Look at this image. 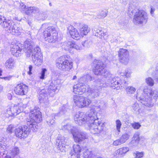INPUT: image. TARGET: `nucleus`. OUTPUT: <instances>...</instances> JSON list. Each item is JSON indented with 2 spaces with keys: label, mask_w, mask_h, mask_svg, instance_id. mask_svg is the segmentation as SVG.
I'll list each match as a JSON object with an SVG mask.
<instances>
[{
  "label": "nucleus",
  "mask_w": 158,
  "mask_h": 158,
  "mask_svg": "<svg viewBox=\"0 0 158 158\" xmlns=\"http://www.w3.org/2000/svg\"><path fill=\"white\" fill-rule=\"evenodd\" d=\"M12 77L11 76L9 75L6 77H0V78L3 79L5 81H9L11 79Z\"/></svg>",
  "instance_id": "bf43d9fd"
},
{
  "label": "nucleus",
  "mask_w": 158,
  "mask_h": 158,
  "mask_svg": "<svg viewBox=\"0 0 158 158\" xmlns=\"http://www.w3.org/2000/svg\"><path fill=\"white\" fill-rule=\"evenodd\" d=\"M129 55V52L127 50L123 48L120 49L118 51V56L119 58L123 57Z\"/></svg>",
  "instance_id": "f704fd0d"
},
{
  "label": "nucleus",
  "mask_w": 158,
  "mask_h": 158,
  "mask_svg": "<svg viewBox=\"0 0 158 158\" xmlns=\"http://www.w3.org/2000/svg\"><path fill=\"white\" fill-rule=\"evenodd\" d=\"M136 99L144 106L151 107L153 106L154 103L158 97V92L156 90L153 89H144L137 90Z\"/></svg>",
  "instance_id": "f03ea898"
},
{
  "label": "nucleus",
  "mask_w": 158,
  "mask_h": 158,
  "mask_svg": "<svg viewBox=\"0 0 158 158\" xmlns=\"http://www.w3.org/2000/svg\"><path fill=\"white\" fill-rule=\"evenodd\" d=\"M133 155L134 158H141L143 156V152H139L138 151H135L133 153Z\"/></svg>",
  "instance_id": "de8ad7c7"
},
{
  "label": "nucleus",
  "mask_w": 158,
  "mask_h": 158,
  "mask_svg": "<svg viewBox=\"0 0 158 158\" xmlns=\"http://www.w3.org/2000/svg\"><path fill=\"white\" fill-rule=\"evenodd\" d=\"M92 31L93 35L97 37H101L100 35L97 33L102 32V30L98 29L96 27H94L92 29Z\"/></svg>",
  "instance_id": "ea45409f"
},
{
  "label": "nucleus",
  "mask_w": 158,
  "mask_h": 158,
  "mask_svg": "<svg viewBox=\"0 0 158 158\" xmlns=\"http://www.w3.org/2000/svg\"><path fill=\"white\" fill-rule=\"evenodd\" d=\"M73 100L76 106L81 108L87 107L91 103V100L88 98L79 95H74Z\"/></svg>",
  "instance_id": "4468645a"
},
{
  "label": "nucleus",
  "mask_w": 158,
  "mask_h": 158,
  "mask_svg": "<svg viewBox=\"0 0 158 158\" xmlns=\"http://www.w3.org/2000/svg\"><path fill=\"white\" fill-rule=\"evenodd\" d=\"M94 107H92L91 109L95 110L96 114H97L96 109H103L106 106V103L103 100H96L94 102ZM97 115V114H96Z\"/></svg>",
  "instance_id": "393cba45"
},
{
  "label": "nucleus",
  "mask_w": 158,
  "mask_h": 158,
  "mask_svg": "<svg viewBox=\"0 0 158 158\" xmlns=\"http://www.w3.org/2000/svg\"><path fill=\"white\" fill-rule=\"evenodd\" d=\"M155 10V9L152 6H151V10H150V13L151 15L153 14L154 11Z\"/></svg>",
  "instance_id": "680f3d73"
},
{
  "label": "nucleus",
  "mask_w": 158,
  "mask_h": 158,
  "mask_svg": "<svg viewBox=\"0 0 158 158\" xmlns=\"http://www.w3.org/2000/svg\"><path fill=\"white\" fill-rule=\"evenodd\" d=\"M73 152L80 155L82 151V148L78 144H74L73 146Z\"/></svg>",
  "instance_id": "4c0bfd02"
},
{
  "label": "nucleus",
  "mask_w": 158,
  "mask_h": 158,
  "mask_svg": "<svg viewBox=\"0 0 158 158\" xmlns=\"http://www.w3.org/2000/svg\"><path fill=\"white\" fill-rule=\"evenodd\" d=\"M10 152V156L14 157L18 155L20 151L19 148L17 147H14L11 150Z\"/></svg>",
  "instance_id": "473e14b6"
},
{
  "label": "nucleus",
  "mask_w": 158,
  "mask_h": 158,
  "mask_svg": "<svg viewBox=\"0 0 158 158\" xmlns=\"http://www.w3.org/2000/svg\"><path fill=\"white\" fill-rule=\"evenodd\" d=\"M119 59L120 62L125 65H127L129 61V55L123 57H121L119 58Z\"/></svg>",
  "instance_id": "58836bf2"
},
{
  "label": "nucleus",
  "mask_w": 158,
  "mask_h": 158,
  "mask_svg": "<svg viewBox=\"0 0 158 158\" xmlns=\"http://www.w3.org/2000/svg\"><path fill=\"white\" fill-rule=\"evenodd\" d=\"M67 111L65 106L63 105L59 108V112L56 114H52L51 116L46 118L47 122L48 125H51L55 123L54 119L56 116H61L64 114Z\"/></svg>",
  "instance_id": "f3484780"
},
{
  "label": "nucleus",
  "mask_w": 158,
  "mask_h": 158,
  "mask_svg": "<svg viewBox=\"0 0 158 158\" xmlns=\"http://www.w3.org/2000/svg\"><path fill=\"white\" fill-rule=\"evenodd\" d=\"M96 117L94 118L92 122L88 125L87 127L89 128L90 132L94 134H98L101 132L103 130L104 127V123L100 121L96 114Z\"/></svg>",
  "instance_id": "f8f14e48"
},
{
  "label": "nucleus",
  "mask_w": 158,
  "mask_h": 158,
  "mask_svg": "<svg viewBox=\"0 0 158 158\" xmlns=\"http://www.w3.org/2000/svg\"><path fill=\"white\" fill-rule=\"evenodd\" d=\"M62 48L66 51L69 50L70 49L73 48L77 50H81L82 48L81 45L73 40L64 42L62 45Z\"/></svg>",
  "instance_id": "dca6fc26"
},
{
  "label": "nucleus",
  "mask_w": 158,
  "mask_h": 158,
  "mask_svg": "<svg viewBox=\"0 0 158 158\" xmlns=\"http://www.w3.org/2000/svg\"><path fill=\"white\" fill-rule=\"evenodd\" d=\"M61 129L63 130H67L70 131L73 135L74 140L76 142L79 143L86 139L87 137V134L85 132L81 131H76L75 130V128L72 127L69 124L62 126Z\"/></svg>",
  "instance_id": "9d476101"
},
{
  "label": "nucleus",
  "mask_w": 158,
  "mask_h": 158,
  "mask_svg": "<svg viewBox=\"0 0 158 158\" xmlns=\"http://www.w3.org/2000/svg\"><path fill=\"white\" fill-rule=\"evenodd\" d=\"M90 31V29L88 26L86 24H84L80 28V31L81 33L84 35H85Z\"/></svg>",
  "instance_id": "2f4dec72"
},
{
  "label": "nucleus",
  "mask_w": 158,
  "mask_h": 158,
  "mask_svg": "<svg viewBox=\"0 0 158 158\" xmlns=\"http://www.w3.org/2000/svg\"><path fill=\"white\" fill-rule=\"evenodd\" d=\"M29 117L26 119L27 125H23L16 129L15 134L16 136L20 139L26 138L30 132V128H36V123L42 120V115L39 109L36 107L31 109L29 114Z\"/></svg>",
  "instance_id": "f257e3e1"
},
{
  "label": "nucleus",
  "mask_w": 158,
  "mask_h": 158,
  "mask_svg": "<svg viewBox=\"0 0 158 158\" xmlns=\"http://www.w3.org/2000/svg\"><path fill=\"white\" fill-rule=\"evenodd\" d=\"M80 155L76 153H74L72 151L70 152L69 155V158H80Z\"/></svg>",
  "instance_id": "49530a36"
},
{
  "label": "nucleus",
  "mask_w": 158,
  "mask_h": 158,
  "mask_svg": "<svg viewBox=\"0 0 158 158\" xmlns=\"http://www.w3.org/2000/svg\"><path fill=\"white\" fill-rule=\"evenodd\" d=\"M15 66V60L10 58L7 60L5 64V66L7 69L11 70L13 69Z\"/></svg>",
  "instance_id": "bb28decb"
},
{
  "label": "nucleus",
  "mask_w": 158,
  "mask_h": 158,
  "mask_svg": "<svg viewBox=\"0 0 158 158\" xmlns=\"http://www.w3.org/2000/svg\"><path fill=\"white\" fill-rule=\"evenodd\" d=\"M95 110L91 109L86 113L78 112L75 115L74 120L76 124L87 127L88 125L92 122V120L96 117Z\"/></svg>",
  "instance_id": "20e7f679"
},
{
  "label": "nucleus",
  "mask_w": 158,
  "mask_h": 158,
  "mask_svg": "<svg viewBox=\"0 0 158 158\" xmlns=\"http://www.w3.org/2000/svg\"><path fill=\"white\" fill-rule=\"evenodd\" d=\"M123 143L121 140L120 139L114 141L113 144L114 145L117 146Z\"/></svg>",
  "instance_id": "864d4df0"
},
{
  "label": "nucleus",
  "mask_w": 158,
  "mask_h": 158,
  "mask_svg": "<svg viewBox=\"0 0 158 158\" xmlns=\"http://www.w3.org/2000/svg\"><path fill=\"white\" fill-rule=\"evenodd\" d=\"M79 83H81L84 85H86L89 86L90 85H88L90 83L94 82V84L97 83L98 84H99V86H105L104 85V81H102L103 82H101V81H98V80L97 79V78L96 77V76L95 77H92L91 75L89 74H87L83 75L81 77L78 79Z\"/></svg>",
  "instance_id": "ddd939ff"
},
{
  "label": "nucleus",
  "mask_w": 158,
  "mask_h": 158,
  "mask_svg": "<svg viewBox=\"0 0 158 158\" xmlns=\"http://www.w3.org/2000/svg\"><path fill=\"white\" fill-rule=\"evenodd\" d=\"M129 135L127 133H125L123 134L120 137V139L123 143L128 139L129 137Z\"/></svg>",
  "instance_id": "c03bdc74"
},
{
  "label": "nucleus",
  "mask_w": 158,
  "mask_h": 158,
  "mask_svg": "<svg viewBox=\"0 0 158 158\" xmlns=\"http://www.w3.org/2000/svg\"><path fill=\"white\" fill-rule=\"evenodd\" d=\"M61 81L57 79L52 80L50 84L47 89H42L39 92V100L40 101L45 102L48 98V95L50 96H53L55 92L60 89Z\"/></svg>",
  "instance_id": "39448f33"
},
{
  "label": "nucleus",
  "mask_w": 158,
  "mask_h": 158,
  "mask_svg": "<svg viewBox=\"0 0 158 158\" xmlns=\"http://www.w3.org/2000/svg\"><path fill=\"white\" fill-rule=\"evenodd\" d=\"M99 84H98L97 83H94L95 86L96 88L97 87V89H96L95 88L94 89H92L91 88L90 86L88 87L87 92L88 94V96H90L91 97L95 98L98 97L100 94V90L99 89H100V87H105L104 86H99Z\"/></svg>",
  "instance_id": "412c9836"
},
{
  "label": "nucleus",
  "mask_w": 158,
  "mask_h": 158,
  "mask_svg": "<svg viewBox=\"0 0 158 158\" xmlns=\"http://www.w3.org/2000/svg\"><path fill=\"white\" fill-rule=\"evenodd\" d=\"M73 92L78 94H82L86 90V86L84 84L79 83L73 86Z\"/></svg>",
  "instance_id": "4be33fe9"
},
{
  "label": "nucleus",
  "mask_w": 158,
  "mask_h": 158,
  "mask_svg": "<svg viewBox=\"0 0 158 158\" xmlns=\"http://www.w3.org/2000/svg\"><path fill=\"white\" fill-rule=\"evenodd\" d=\"M140 140L139 133L138 132H136L134 134L131 143L134 146L138 144Z\"/></svg>",
  "instance_id": "7c9ffc66"
},
{
  "label": "nucleus",
  "mask_w": 158,
  "mask_h": 158,
  "mask_svg": "<svg viewBox=\"0 0 158 158\" xmlns=\"http://www.w3.org/2000/svg\"><path fill=\"white\" fill-rule=\"evenodd\" d=\"M42 143H43V144H42L41 143L39 145V148H40V150H44V149H43V148H45V144H46V143H45V142L44 141H42Z\"/></svg>",
  "instance_id": "4d7b16f0"
},
{
  "label": "nucleus",
  "mask_w": 158,
  "mask_h": 158,
  "mask_svg": "<svg viewBox=\"0 0 158 158\" xmlns=\"http://www.w3.org/2000/svg\"><path fill=\"white\" fill-rule=\"evenodd\" d=\"M30 54L34 64L37 66L40 65L43 61V56L40 47H35Z\"/></svg>",
  "instance_id": "2eb2a0df"
},
{
  "label": "nucleus",
  "mask_w": 158,
  "mask_h": 158,
  "mask_svg": "<svg viewBox=\"0 0 158 158\" xmlns=\"http://www.w3.org/2000/svg\"><path fill=\"white\" fill-rule=\"evenodd\" d=\"M107 11L105 10V11H102L98 15V18L100 19H103L106 17L107 15Z\"/></svg>",
  "instance_id": "3c124183"
},
{
  "label": "nucleus",
  "mask_w": 158,
  "mask_h": 158,
  "mask_svg": "<svg viewBox=\"0 0 158 158\" xmlns=\"http://www.w3.org/2000/svg\"><path fill=\"white\" fill-rule=\"evenodd\" d=\"M67 140L64 136H62L61 135H58L57 138L56 139V145L57 147L58 150L63 152L65 151L66 145V144Z\"/></svg>",
  "instance_id": "6ab92c4d"
},
{
  "label": "nucleus",
  "mask_w": 158,
  "mask_h": 158,
  "mask_svg": "<svg viewBox=\"0 0 158 158\" xmlns=\"http://www.w3.org/2000/svg\"><path fill=\"white\" fill-rule=\"evenodd\" d=\"M7 96L9 100H11L12 99V95L10 94H7Z\"/></svg>",
  "instance_id": "e2e57ef3"
},
{
  "label": "nucleus",
  "mask_w": 158,
  "mask_h": 158,
  "mask_svg": "<svg viewBox=\"0 0 158 158\" xmlns=\"http://www.w3.org/2000/svg\"><path fill=\"white\" fill-rule=\"evenodd\" d=\"M20 112L17 106H10L6 111V116H13L20 114Z\"/></svg>",
  "instance_id": "5701e85b"
},
{
  "label": "nucleus",
  "mask_w": 158,
  "mask_h": 158,
  "mask_svg": "<svg viewBox=\"0 0 158 158\" xmlns=\"http://www.w3.org/2000/svg\"><path fill=\"white\" fill-rule=\"evenodd\" d=\"M10 48V51L12 55L16 56H19L21 55L20 52L22 50V48H20L18 45L12 44Z\"/></svg>",
  "instance_id": "b1692460"
},
{
  "label": "nucleus",
  "mask_w": 158,
  "mask_h": 158,
  "mask_svg": "<svg viewBox=\"0 0 158 158\" xmlns=\"http://www.w3.org/2000/svg\"><path fill=\"white\" fill-rule=\"evenodd\" d=\"M152 75L155 80L158 82V63L156 64L155 73H153Z\"/></svg>",
  "instance_id": "37998d69"
},
{
  "label": "nucleus",
  "mask_w": 158,
  "mask_h": 158,
  "mask_svg": "<svg viewBox=\"0 0 158 158\" xmlns=\"http://www.w3.org/2000/svg\"><path fill=\"white\" fill-rule=\"evenodd\" d=\"M126 88V91L128 95H131L133 94L136 90L135 88L132 86H128Z\"/></svg>",
  "instance_id": "72a5a7b5"
},
{
  "label": "nucleus",
  "mask_w": 158,
  "mask_h": 158,
  "mask_svg": "<svg viewBox=\"0 0 158 158\" xmlns=\"http://www.w3.org/2000/svg\"><path fill=\"white\" fill-rule=\"evenodd\" d=\"M14 127L13 125L10 124L8 126L7 128L6 131L8 133H11L13 132V131Z\"/></svg>",
  "instance_id": "5fc2aeb1"
},
{
  "label": "nucleus",
  "mask_w": 158,
  "mask_h": 158,
  "mask_svg": "<svg viewBox=\"0 0 158 158\" xmlns=\"http://www.w3.org/2000/svg\"><path fill=\"white\" fill-rule=\"evenodd\" d=\"M115 123L116 129L118 132H120L122 126V123L121 121L119 119H117L116 120Z\"/></svg>",
  "instance_id": "8fccbe9b"
},
{
  "label": "nucleus",
  "mask_w": 158,
  "mask_h": 158,
  "mask_svg": "<svg viewBox=\"0 0 158 158\" xmlns=\"http://www.w3.org/2000/svg\"><path fill=\"white\" fill-rule=\"evenodd\" d=\"M35 46L34 43L30 39H27L24 43L23 49L26 53L27 57L30 56V52L32 51V49Z\"/></svg>",
  "instance_id": "aec40b11"
},
{
  "label": "nucleus",
  "mask_w": 158,
  "mask_h": 158,
  "mask_svg": "<svg viewBox=\"0 0 158 158\" xmlns=\"http://www.w3.org/2000/svg\"><path fill=\"white\" fill-rule=\"evenodd\" d=\"M47 24H42L41 28L45 29L44 35L45 40L50 43H54L57 39V32L54 27H48L46 28Z\"/></svg>",
  "instance_id": "6e6552de"
},
{
  "label": "nucleus",
  "mask_w": 158,
  "mask_h": 158,
  "mask_svg": "<svg viewBox=\"0 0 158 158\" xmlns=\"http://www.w3.org/2000/svg\"><path fill=\"white\" fill-rule=\"evenodd\" d=\"M5 140L6 139L3 137L0 136V157L3 156L6 153V146L2 144L3 142L5 141Z\"/></svg>",
  "instance_id": "cd10ccee"
},
{
  "label": "nucleus",
  "mask_w": 158,
  "mask_h": 158,
  "mask_svg": "<svg viewBox=\"0 0 158 158\" xmlns=\"http://www.w3.org/2000/svg\"><path fill=\"white\" fill-rule=\"evenodd\" d=\"M39 9L36 7H28L27 8L26 14L27 15H29L30 13L36 14L39 13Z\"/></svg>",
  "instance_id": "c756f323"
},
{
  "label": "nucleus",
  "mask_w": 158,
  "mask_h": 158,
  "mask_svg": "<svg viewBox=\"0 0 158 158\" xmlns=\"http://www.w3.org/2000/svg\"><path fill=\"white\" fill-rule=\"evenodd\" d=\"M19 119L21 121H22L23 119V116H21V117H19Z\"/></svg>",
  "instance_id": "774afa93"
},
{
  "label": "nucleus",
  "mask_w": 158,
  "mask_h": 158,
  "mask_svg": "<svg viewBox=\"0 0 158 158\" xmlns=\"http://www.w3.org/2000/svg\"><path fill=\"white\" fill-rule=\"evenodd\" d=\"M98 33H99L100 35V36H101V37H98L101 39H102L103 38L106 39V38L105 36L106 34L105 33H104L103 31H102V32L99 33V32H98Z\"/></svg>",
  "instance_id": "13d9d810"
},
{
  "label": "nucleus",
  "mask_w": 158,
  "mask_h": 158,
  "mask_svg": "<svg viewBox=\"0 0 158 158\" xmlns=\"http://www.w3.org/2000/svg\"><path fill=\"white\" fill-rule=\"evenodd\" d=\"M28 89V86L23 83H21L15 88L14 91L17 95L23 96L27 93Z\"/></svg>",
  "instance_id": "a211bd4d"
},
{
  "label": "nucleus",
  "mask_w": 158,
  "mask_h": 158,
  "mask_svg": "<svg viewBox=\"0 0 158 158\" xmlns=\"http://www.w3.org/2000/svg\"><path fill=\"white\" fill-rule=\"evenodd\" d=\"M131 109L133 112L138 114L140 113L141 110L139 104L136 102L132 105Z\"/></svg>",
  "instance_id": "c9c22d12"
},
{
  "label": "nucleus",
  "mask_w": 158,
  "mask_h": 158,
  "mask_svg": "<svg viewBox=\"0 0 158 158\" xmlns=\"http://www.w3.org/2000/svg\"><path fill=\"white\" fill-rule=\"evenodd\" d=\"M129 150V149L128 147H124L120 148L115 152V154L116 155L114 154V156H115L116 157L122 156L128 152Z\"/></svg>",
  "instance_id": "c85d7f7f"
},
{
  "label": "nucleus",
  "mask_w": 158,
  "mask_h": 158,
  "mask_svg": "<svg viewBox=\"0 0 158 158\" xmlns=\"http://www.w3.org/2000/svg\"><path fill=\"white\" fill-rule=\"evenodd\" d=\"M3 89V87L2 85H0V93L2 91Z\"/></svg>",
  "instance_id": "69168bd1"
},
{
  "label": "nucleus",
  "mask_w": 158,
  "mask_h": 158,
  "mask_svg": "<svg viewBox=\"0 0 158 158\" xmlns=\"http://www.w3.org/2000/svg\"><path fill=\"white\" fill-rule=\"evenodd\" d=\"M93 154L91 149H87L86 151L83 153V157L84 158H92Z\"/></svg>",
  "instance_id": "e433bc0d"
},
{
  "label": "nucleus",
  "mask_w": 158,
  "mask_h": 158,
  "mask_svg": "<svg viewBox=\"0 0 158 158\" xmlns=\"http://www.w3.org/2000/svg\"><path fill=\"white\" fill-rule=\"evenodd\" d=\"M47 71L46 68H43L42 69L41 72L39 74V78L40 79L44 80L45 78V73Z\"/></svg>",
  "instance_id": "a18cd8bd"
},
{
  "label": "nucleus",
  "mask_w": 158,
  "mask_h": 158,
  "mask_svg": "<svg viewBox=\"0 0 158 158\" xmlns=\"http://www.w3.org/2000/svg\"><path fill=\"white\" fill-rule=\"evenodd\" d=\"M4 158H11V156L6 155Z\"/></svg>",
  "instance_id": "338daca9"
},
{
  "label": "nucleus",
  "mask_w": 158,
  "mask_h": 158,
  "mask_svg": "<svg viewBox=\"0 0 158 158\" xmlns=\"http://www.w3.org/2000/svg\"><path fill=\"white\" fill-rule=\"evenodd\" d=\"M56 65L59 69L64 71H69L73 67V62L69 55H64L58 58Z\"/></svg>",
  "instance_id": "0eeeda50"
},
{
  "label": "nucleus",
  "mask_w": 158,
  "mask_h": 158,
  "mask_svg": "<svg viewBox=\"0 0 158 158\" xmlns=\"http://www.w3.org/2000/svg\"><path fill=\"white\" fill-rule=\"evenodd\" d=\"M29 71L27 72V73L29 75H31L32 73L31 72L33 67L31 65H30L29 67Z\"/></svg>",
  "instance_id": "052dcab7"
},
{
  "label": "nucleus",
  "mask_w": 158,
  "mask_h": 158,
  "mask_svg": "<svg viewBox=\"0 0 158 158\" xmlns=\"http://www.w3.org/2000/svg\"><path fill=\"white\" fill-rule=\"evenodd\" d=\"M77 79V77L76 75H74V76L72 80H76Z\"/></svg>",
  "instance_id": "0e129e2a"
},
{
  "label": "nucleus",
  "mask_w": 158,
  "mask_h": 158,
  "mask_svg": "<svg viewBox=\"0 0 158 158\" xmlns=\"http://www.w3.org/2000/svg\"><path fill=\"white\" fill-rule=\"evenodd\" d=\"M131 12L134 15L133 22L135 24H141L146 23L148 17L146 13L144 11L135 8Z\"/></svg>",
  "instance_id": "9b49d317"
},
{
  "label": "nucleus",
  "mask_w": 158,
  "mask_h": 158,
  "mask_svg": "<svg viewBox=\"0 0 158 158\" xmlns=\"http://www.w3.org/2000/svg\"><path fill=\"white\" fill-rule=\"evenodd\" d=\"M132 126L134 129H138L141 126V125L139 123L135 122L132 124Z\"/></svg>",
  "instance_id": "603ef678"
},
{
  "label": "nucleus",
  "mask_w": 158,
  "mask_h": 158,
  "mask_svg": "<svg viewBox=\"0 0 158 158\" xmlns=\"http://www.w3.org/2000/svg\"><path fill=\"white\" fill-rule=\"evenodd\" d=\"M20 7L22 11H24L26 13V11L27 10V7H26V6L23 3H21L20 4Z\"/></svg>",
  "instance_id": "6e6d98bb"
},
{
  "label": "nucleus",
  "mask_w": 158,
  "mask_h": 158,
  "mask_svg": "<svg viewBox=\"0 0 158 158\" xmlns=\"http://www.w3.org/2000/svg\"><path fill=\"white\" fill-rule=\"evenodd\" d=\"M25 100L23 101V102L22 103L19 104V107H18V109L19 110L20 113L23 112L24 109H25L27 106V104L25 103Z\"/></svg>",
  "instance_id": "79ce46f5"
},
{
  "label": "nucleus",
  "mask_w": 158,
  "mask_h": 158,
  "mask_svg": "<svg viewBox=\"0 0 158 158\" xmlns=\"http://www.w3.org/2000/svg\"><path fill=\"white\" fill-rule=\"evenodd\" d=\"M1 24L6 30L12 34L18 33V35L21 31L13 21L7 20L4 16L0 15V25Z\"/></svg>",
  "instance_id": "1a4fd4ad"
},
{
  "label": "nucleus",
  "mask_w": 158,
  "mask_h": 158,
  "mask_svg": "<svg viewBox=\"0 0 158 158\" xmlns=\"http://www.w3.org/2000/svg\"><path fill=\"white\" fill-rule=\"evenodd\" d=\"M91 44L92 42L90 40H87L82 42V45L84 47H88Z\"/></svg>",
  "instance_id": "09e8293b"
},
{
  "label": "nucleus",
  "mask_w": 158,
  "mask_h": 158,
  "mask_svg": "<svg viewBox=\"0 0 158 158\" xmlns=\"http://www.w3.org/2000/svg\"><path fill=\"white\" fill-rule=\"evenodd\" d=\"M69 29L70 34L73 39L77 40L79 39L80 36L77 29L71 26L69 27Z\"/></svg>",
  "instance_id": "a878e982"
},
{
  "label": "nucleus",
  "mask_w": 158,
  "mask_h": 158,
  "mask_svg": "<svg viewBox=\"0 0 158 158\" xmlns=\"http://www.w3.org/2000/svg\"><path fill=\"white\" fill-rule=\"evenodd\" d=\"M145 81L148 85L150 86H152L154 84V80L151 77H148L145 79Z\"/></svg>",
  "instance_id": "a19ab883"
},
{
  "label": "nucleus",
  "mask_w": 158,
  "mask_h": 158,
  "mask_svg": "<svg viewBox=\"0 0 158 158\" xmlns=\"http://www.w3.org/2000/svg\"><path fill=\"white\" fill-rule=\"evenodd\" d=\"M94 63H96L94 72L96 75L98 81H104L105 84V87L110 86L111 87V81L113 78L111 77V74L108 71L104 69L103 63L100 60H96L94 61Z\"/></svg>",
  "instance_id": "7ed1b4c3"
},
{
  "label": "nucleus",
  "mask_w": 158,
  "mask_h": 158,
  "mask_svg": "<svg viewBox=\"0 0 158 158\" xmlns=\"http://www.w3.org/2000/svg\"><path fill=\"white\" fill-rule=\"evenodd\" d=\"M131 74V72L126 70L121 73V75L114 77L111 81V87L116 90L125 88L128 84L125 78L130 77Z\"/></svg>",
  "instance_id": "423d86ee"
}]
</instances>
